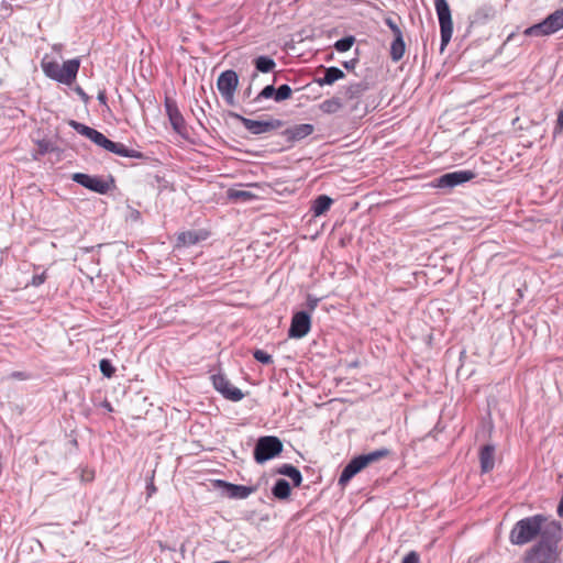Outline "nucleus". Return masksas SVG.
Masks as SVG:
<instances>
[{
    "label": "nucleus",
    "mask_w": 563,
    "mask_h": 563,
    "mask_svg": "<svg viewBox=\"0 0 563 563\" xmlns=\"http://www.w3.org/2000/svg\"><path fill=\"white\" fill-rule=\"evenodd\" d=\"M254 65L257 71L269 73L275 68L276 63L268 56H258L255 58Z\"/></svg>",
    "instance_id": "a878e982"
},
{
    "label": "nucleus",
    "mask_w": 563,
    "mask_h": 563,
    "mask_svg": "<svg viewBox=\"0 0 563 563\" xmlns=\"http://www.w3.org/2000/svg\"><path fill=\"white\" fill-rule=\"evenodd\" d=\"M75 91L76 93L81 98V100L87 103L88 100H89V96L84 91V89L81 87H76L75 88Z\"/></svg>",
    "instance_id": "58836bf2"
},
{
    "label": "nucleus",
    "mask_w": 563,
    "mask_h": 563,
    "mask_svg": "<svg viewBox=\"0 0 563 563\" xmlns=\"http://www.w3.org/2000/svg\"><path fill=\"white\" fill-rule=\"evenodd\" d=\"M558 125L563 129V109L559 112L558 115Z\"/></svg>",
    "instance_id": "c03bdc74"
},
{
    "label": "nucleus",
    "mask_w": 563,
    "mask_h": 563,
    "mask_svg": "<svg viewBox=\"0 0 563 563\" xmlns=\"http://www.w3.org/2000/svg\"><path fill=\"white\" fill-rule=\"evenodd\" d=\"M475 177V173L472 170H454L445 173L433 180L424 184L426 187L438 188L443 194L451 191L454 187L472 180Z\"/></svg>",
    "instance_id": "39448f33"
},
{
    "label": "nucleus",
    "mask_w": 563,
    "mask_h": 563,
    "mask_svg": "<svg viewBox=\"0 0 563 563\" xmlns=\"http://www.w3.org/2000/svg\"><path fill=\"white\" fill-rule=\"evenodd\" d=\"M333 203V199L327 195L318 196L311 205V211L313 217H320L324 214Z\"/></svg>",
    "instance_id": "412c9836"
},
{
    "label": "nucleus",
    "mask_w": 563,
    "mask_h": 563,
    "mask_svg": "<svg viewBox=\"0 0 563 563\" xmlns=\"http://www.w3.org/2000/svg\"><path fill=\"white\" fill-rule=\"evenodd\" d=\"M357 64V59H351V60H347V62H344L343 63V66L346 68V69H353L355 67V65Z\"/></svg>",
    "instance_id": "37998d69"
},
{
    "label": "nucleus",
    "mask_w": 563,
    "mask_h": 563,
    "mask_svg": "<svg viewBox=\"0 0 563 563\" xmlns=\"http://www.w3.org/2000/svg\"><path fill=\"white\" fill-rule=\"evenodd\" d=\"M146 490L148 497H151L156 492V487L152 481L147 484Z\"/></svg>",
    "instance_id": "79ce46f5"
},
{
    "label": "nucleus",
    "mask_w": 563,
    "mask_h": 563,
    "mask_svg": "<svg viewBox=\"0 0 563 563\" xmlns=\"http://www.w3.org/2000/svg\"><path fill=\"white\" fill-rule=\"evenodd\" d=\"M229 197L234 200L250 201L255 198V195L249 190L231 189Z\"/></svg>",
    "instance_id": "c85d7f7f"
},
{
    "label": "nucleus",
    "mask_w": 563,
    "mask_h": 563,
    "mask_svg": "<svg viewBox=\"0 0 563 563\" xmlns=\"http://www.w3.org/2000/svg\"><path fill=\"white\" fill-rule=\"evenodd\" d=\"M165 108L173 130L180 135H185L187 133L186 123L176 103L170 99H166Z\"/></svg>",
    "instance_id": "2eb2a0df"
},
{
    "label": "nucleus",
    "mask_w": 563,
    "mask_h": 563,
    "mask_svg": "<svg viewBox=\"0 0 563 563\" xmlns=\"http://www.w3.org/2000/svg\"><path fill=\"white\" fill-rule=\"evenodd\" d=\"M200 241V236L196 231L181 232L177 236V245L190 246Z\"/></svg>",
    "instance_id": "393cba45"
},
{
    "label": "nucleus",
    "mask_w": 563,
    "mask_h": 563,
    "mask_svg": "<svg viewBox=\"0 0 563 563\" xmlns=\"http://www.w3.org/2000/svg\"><path fill=\"white\" fill-rule=\"evenodd\" d=\"M251 95H252V87H251V86H249V87L244 90V92H243V98H244V99H249V98L251 97Z\"/></svg>",
    "instance_id": "49530a36"
},
{
    "label": "nucleus",
    "mask_w": 563,
    "mask_h": 563,
    "mask_svg": "<svg viewBox=\"0 0 563 563\" xmlns=\"http://www.w3.org/2000/svg\"><path fill=\"white\" fill-rule=\"evenodd\" d=\"M216 486L223 489L231 499H245L257 490L256 486L236 485L221 479L216 482Z\"/></svg>",
    "instance_id": "ddd939ff"
},
{
    "label": "nucleus",
    "mask_w": 563,
    "mask_h": 563,
    "mask_svg": "<svg viewBox=\"0 0 563 563\" xmlns=\"http://www.w3.org/2000/svg\"><path fill=\"white\" fill-rule=\"evenodd\" d=\"M313 131H314V126L312 124L302 123V124H297L295 126L286 129L283 132V135L286 137V140L288 142L294 143V142H298V141L306 139L307 136L312 134Z\"/></svg>",
    "instance_id": "f3484780"
},
{
    "label": "nucleus",
    "mask_w": 563,
    "mask_h": 563,
    "mask_svg": "<svg viewBox=\"0 0 563 563\" xmlns=\"http://www.w3.org/2000/svg\"><path fill=\"white\" fill-rule=\"evenodd\" d=\"M435 10L440 23L441 33V52L450 43L453 33V23L451 18V10L446 0H434Z\"/></svg>",
    "instance_id": "6e6552de"
},
{
    "label": "nucleus",
    "mask_w": 563,
    "mask_h": 563,
    "mask_svg": "<svg viewBox=\"0 0 563 563\" xmlns=\"http://www.w3.org/2000/svg\"><path fill=\"white\" fill-rule=\"evenodd\" d=\"M276 88L273 85H268L252 100L253 103L258 102L261 99H275Z\"/></svg>",
    "instance_id": "2f4dec72"
},
{
    "label": "nucleus",
    "mask_w": 563,
    "mask_h": 563,
    "mask_svg": "<svg viewBox=\"0 0 563 563\" xmlns=\"http://www.w3.org/2000/svg\"><path fill=\"white\" fill-rule=\"evenodd\" d=\"M97 99L100 103L107 106V95L104 90L99 91Z\"/></svg>",
    "instance_id": "a19ab883"
},
{
    "label": "nucleus",
    "mask_w": 563,
    "mask_h": 563,
    "mask_svg": "<svg viewBox=\"0 0 563 563\" xmlns=\"http://www.w3.org/2000/svg\"><path fill=\"white\" fill-rule=\"evenodd\" d=\"M283 442L274 435L261 437L254 448V460L263 464L279 455L283 451Z\"/></svg>",
    "instance_id": "0eeeda50"
},
{
    "label": "nucleus",
    "mask_w": 563,
    "mask_h": 563,
    "mask_svg": "<svg viewBox=\"0 0 563 563\" xmlns=\"http://www.w3.org/2000/svg\"><path fill=\"white\" fill-rule=\"evenodd\" d=\"M311 328V318L307 311H298L292 316L288 336L291 339H301L308 334Z\"/></svg>",
    "instance_id": "9b49d317"
},
{
    "label": "nucleus",
    "mask_w": 563,
    "mask_h": 563,
    "mask_svg": "<svg viewBox=\"0 0 563 563\" xmlns=\"http://www.w3.org/2000/svg\"><path fill=\"white\" fill-rule=\"evenodd\" d=\"M69 125L76 131L78 132L79 134L86 136L87 139H89L90 141H92L95 144H97L98 146L102 147L106 150L107 145H108V142H109V139H107L101 132L88 126V125H85L80 122H77V121H74L71 120L69 122Z\"/></svg>",
    "instance_id": "4468645a"
},
{
    "label": "nucleus",
    "mask_w": 563,
    "mask_h": 563,
    "mask_svg": "<svg viewBox=\"0 0 563 563\" xmlns=\"http://www.w3.org/2000/svg\"><path fill=\"white\" fill-rule=\"evenodd\" d=\"M211 379L216 390L222 394L224 398L232 401H240L243 399L244 394L242 390L233 386L223 374H214L211 376Z\"/></svg>",
    "instance_id": "9d476101"
},
{
    "label": "nucleus",
    "mask_w": 563,
    "mask_h": 563,
    "mask_svg": "<svg viewBox=\"0 0 563 563\" xmlns=\"http://www.w3.org/2000/svg\"><path fill=\"white\" fill-rule=\"evenodd\" d=\"M234 93L235 92H231V97L229 95H225V93H220V95L227 101L228 104L233 106L234 104Z\"/></svg>",
    "instance_id": "ea45409f"
},
{
    "label": "nucleus",
    "mask_w": 563,
    "mask_h": 563,
    "mask_svg": "<svg viewBox=\"0 0 563 563\" xmlns=\"http://www.w3.org/2000/svg\"><path fill=\"white\" fill-rule=\"evenodd\" d=\"M558 515L563 518V497L561 498L559 506H558Z\"/></svg>",
    "instance_id": "a18cd8bd"
},
{
    "label": "nucleus",
    "mask_w": 563,
    "mask_h": 563,
    "mask_svg": "<svg viewBox=\"0 0 563 563\" xmlns=\"http://www.w3.org/2000/svg\"><path fill=\"white\" fill-rule=\"evenodd\" d=\"M230 117L240 121L243 126L254 135L265 134L283 126V121L278 119L267 121L252 120L235 112H230Z\"/></svg>",
    "instance_id": "1a4fd4ad"
},
{
    "label": "nucleus",
    "mask_w": 563,
    "mask_h": 563,
    "mask_svg": "<svg viewBox=\"0 0 563 563\" xmlns=\"http://www.w3.org/2000/svg\"><path fill=\"white\" fill-rule=\"evenodd\" d=\"M99 367H100L101 373L108 378H110L114 374V371H115L113 365L111 364V362L106 358L100 361Z\"/></svg>",
    "instance_id": "473e14b6"
},
{
    "label": "nucleus",
    "mask_w": 563,
    "mask_h": 563,
    "mask_svg": "<svg viewBox=\"0 0 563 563\" xmlns=\"http://www.w3.org/2000/svg\"><path fill=\"white\" fill-rule=\"evenodd\" d=\"M46 280V274L43 272L42 274L34 275L31 280V285L34 287L41 286Z\"/></svg>",
    "instance_id": "e433bc0d"
},
{
    "label": "nucleus",
    "mask_w": 563,
    "mask_h": 563,
    "mask_svg": "<svg viewBox=\"0 0 563 563\" xmlns=\"http://www.w3.org/2000/svg\"><path fill=\"white\" fill-rule=\"evenodd\" d=\"M355 38L353 36H345L335 42L334 47L338 52H347L354 44Z\"/></svg>",
    "instance_id": "7c9ffc66"
},
{
    "label": "nucleus",
    "mask_w": 563,
    "mask_h": 563,
    "mask_svg": "<svg viewBox=\"0 0 563 563\" xmlns=\"http://www.w3.org/2000/svg\"><path fill=\"white\" fill-rule=\"evenodd\" d=\"M278 473L288 476L295 486H299L302 482L301 473L291 464H284L278 468Z\"/></svg>",
    "instance_id": "4be33fe9"
},
{
    "label": "nucleus",
    "mask_w": 563,
    "mask_h": 563,
    "mask_svg": "<svg viewBox=\"0 0 563 563\" xmlns=\"http://www.w3.org/2000/svg\"><path fill=\"white\" fill-rule=\"evenodd\" d=\"M388 454L387 449H380L367 454H362L352 459L343 468L340 477L339 485L345 486L357 473L369 464L379 461Z\"/></svg>",
    "instance_id": "20e7f679"
},
{
    "label": "nucleus",
    "mask_w": 563,
    "mask_h": 563,
    "mask_svg": "<svg viewBox=\"0 0 563 563\" xmlns=\"http://www.w3.org/2000/svg\"><path fill=\"white\" fill-rule=\"evenodd\" d=\"M545 518L536 515L519 520L510 531L509 540L512 544L523 545L534 540L541 532Z\"/></svg>",
    "instance_id": "7ed1b4c3"
},
{
    "label": "nucleus",
    "mask_w": 563,
    "mask_h": 563,
    "mask_svg": "<svg viewBox=\"0 0 563 563\" xmlns=\"http://www.w3.org/2000/svg\"><path fill=\"white\" fill-rule=\"evenodd\" d=\"M253 356L254 358L260 362V363H263V364H271L273 363V357L271 354L266 353L265 351L263 350H255L253 352Z\"/></svg>",
    "instance_id": "72a5a7b5"
},
{
    "label": "nucleus",
    "mask_w": 563,
    "mask_h": 563,
    "mask_svg": "<svg viewBox=\"0 0 563 563\" xmlns=\"http://www.w3.org/2000/svg\"><path fill=\"white\" fill-rule=\"evenodd\" d=\"M41 67L46 77L64 85H70L77 77L80 60L73 58L59 65L57 62L47 60L45 57L41 62Z\"/></svg>",
    "instance_id": "f03ea898"
},
{
    "label": "nucleus",
    "mask_w": 563,
    "mask_h": 563,
    "mask_svg": "<svg viewBox=\"0 0 563 563\" xmlns=\"http://www.w3.org/2000/svg\"><path fill=\"white\" fill-rule=\"evenodd\" d=\"M386 23L391 29V31H393L395 36L401 35L400 29L398 27V25L391 19H387Z\"/></svg>",
    "instance_id": "4c0bfd02"
},
{
    "label": "nucleus",
    "mask_w": 563,
    "mask_h": 563,
    "mask_svg": "<svg viewBox=\"0 0 563 563\" xmlns=\"http://www.w3.org/2000/svg\"><path fill=\"white\" fill-rule=\"evenodd\" d=\"M107 151L114 153L122 157L130 158H142L143 154L139 151L128 148L123 143H117L109 140L108 145L106 147Z\"/></svg>",
    "instance_id": "6ab92c4d"
},
{
    "label": "nucleus",
    "mask_w": 563,
    "mask_h": 563,
    "mask_svg": "<svg viewBox=\"0 0 563 563\" xmlns=\"http://www.w3.org/2000/svg\"><path fill=\"white\" fill-rule=\"evenodd\" d=\"M420 556L416 551L409 552L402 560V563H419Z\"/></svg>",
    "instance_id": "c9c22d12"
},
{
    "label": "nucleus",
    "mask_w": 563,
    "mask_h": 563,
    "mask_svg": "<svg viewBox=\"0 0 563 563\" xmlns=\"http://www.w3.org/2000/svg\"><path fill=\"white\" fill-rule=\"evenodd\" d=\"M71 179L75 183L97 194L103 195L110 190V184L97 176H90L84 173H75Z\"/></svg>",
    "instance_id": "f8f14e48"
},
{
    "label": "nucleus",
    "mask_w": 563,
    "mask_h": 563,
    "mask_svg": "<svg viewBox=\"0 0 563 563\" xmlns=\"http://www.w3.org/2000/svg\"><path fill=\"white\" fill-rule=\"evenodd\" d=\"M257 77V73L255 71L253 75H252V78L255 79Z\"/></svg>",
    "instance_id": "de8ad7c7"
},
{
    "label": "nucleus",
    "mask_w": 563,
    "mask_h": 563,
    "mask_svg": "<svg viewBox=\"0 0 563 563\" xmlns=\"http://www.w3.org/2000/svg\"><path fill=\"white\" fill-rule=\"evenodd\" d=\"M405 53V43L401 35L395 36L391 47H390V55L394 60H399Z\"/></svg>",
    "instance_id": "bb28decb"
},
{
    "label": "nucleus",
    "mask_w": 563,
    "mask_h": 563,
    "mask_svg": "<svg viewBox=\"0 0 563 563\" xmlns=\"http://www.w3.org/2000/svg\"><path fill=\"white\" fill-rule=\"evenodd\" d=\"M239 85V76L234 70H225L220 74L217 80V87L220 93L231 97V92H235Z\"/></svg>",
    "instance_id": "dca6fc26"
},
{
    "label": "nucleus",
    "mask_w": 563,
    "mask_h": 563,
    "mask_svg": "<svg viewBox=\"0 0 563 563\" xmlns=\"http://www.w3.org/2000/svg\"><path fill=\"white\" fill-rule=\"evenodd\" d=\"M319 301H320L319 298L313 297L312 295H308L307 302H306L308 310L313 311L318 307Z\"/></svg>",
    "instance_id": "f704fd0d"
},
{
    "label": "nucleus",
    "mask_w": 563,
    "mask_h": 563,
    "mask_svg": "<svg viewBox=\"0 0 563 563\" xmlns=\"http://www.w3.org/2000/svg\"><path fill=\"white\" fill-rule=\"evenodd\" d=\"M345 74L338 67H329L324 69L323 77H318L314 79L320 87L333 85L336 80L343 79Z\"/></svg>",
    "instance_id": "aec40b11"
},
{
    "label": "nucleus",
    "mask_w": 563,
    "mask_h": 563,
    "mask_svg": "<svg viewBox=\"0 0 563 563\" xmlns=\"http://www.w3.org/2000/svg\"><path fill=\"white\" fill-rule=\"evenodd\" d=\"M291 88L288 85H282L276 89L275 92V101L282 102L284 100H287L291 97Z\"/></svg>",
    "instance_id": "c756f323"
},
{
    "label": "nucleus",
    "mask_w": 563,
    "mask_h": 563,
    "mask_svg": "<svg viewBox=\"0 0 563 563\" xmlns=\"http://www.w3.org/2000/svg\"><path fill=\"white\" fill-rule=\"evenodd\" d=\"M495 445L485 444L479 450V464L482 473H489L495 466Z\"/></svg>",
    "instance_id": "a211bd4d"
},
{
    "label": "nucleus",
    "mask_w": 563,
    "mask_h": 563,
    "mask_svg": "<svg viewBox=\"0 0 563 563\" xmlns=\"http://www.w3.org/2000/svg\"><path fill=\"white\" fill-rule=\"evenodd\" d=\"M341 108H342V102H341L340 98H338V97L327 99L320 104V109L324 113H335Z\"/></svg>",
    "instance_id": "cd10ccee"
},
{
    "label": "nucleus",
    "mask_w": 563,
    "mask_h": 563,
    "mask_svg": "<svg viewBox=\"0 0 563 563\" xmlns=\"http://www.w3.org/2000/svg\"><path fill=\"white\" fill-rule=\"evenodd\" d=\"M563 29V9L555 10L540 23L527 27L523 32L527 36H548Z\"/></svg>",
    "instance_id": "423d86ee"
},
{
    "label": "nucleus",
    "mask_w": 563,
    "mask_h": 563,
    "mask_svg": "<svg viewBox=\"0 0 563 563\" xmlns=\"http://www.w3.org/2000/svg\"><path fill=\"white\" fill-rule=\"evenodd\" d=\"M272 493L277 499H286L290 495V485L286 479H277Z\"/></svg>",
    "instance_id": "5701e85b"
},
{
    "label": "nucleus",
    "mask_w": 563,
    "mask_h": 563,
    "mask_svg": "<svg viewBox=\"0 0 563 563\" xmlns=\"http://www.w3.org/2000/svg\"><path fill=\"white\" fill-rule=\"evenodd\" d=\"M367 88V84L363 81L351 84L345 88L344 95L347 99H355L362 96Z\"/></svg>",
    "instance_id": "b1692460"
},
{
    "label": "nucleus",
    "mask_w": 563,
    "mask_h": 563,
    "mask_svg": "<svg viewBox=\"0 0 563 563\" xmlns=\"http://www.w3.org/2000/svg\"><path fill=\"white\" fill-rule=\"evenodd\" d=\"M551 529L553 533L549 530L543 531L540 541L527 551L523 563H558L560 561L561 527L553 523Z\"/></svg>",
    "instance_id": "f257e3e1"
}]
</instances>
